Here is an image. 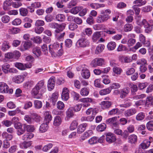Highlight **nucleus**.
<instances>
[{
  "mask_svg": "<svg viewBox=\"0 0 153 153\" xmlns=\"http://www.w3.org/2000/svg\"><path fill=\"white\" fill-rule=\"evenodd\" d=\"M45 82L43 80H41L39 81L32 89L31 93L34 95L38 94L40 93L41 94H43L46 91V88L44 85Z\"/></svg>",
  "mask_w": 153,
  "mask_h": 153,
  "instance_id": "1",
  "label": "nucleus"
},
{
  "mask_svg": "<svg viewBox=\"0 0 153 153\" xmlns=\"http://www.w3.org/2000/svg\"><path fill=\"white\" fill-rule=\"evenodd\" d=\"M111 13V11L109 9L101 11V15L97 17V22L98 23H100L106 21L110 18V16L107 13L109 14Z\"/></svg>",
  "mask_w": 153,
  "mask_h": 153,
  "instance_id": "2",
  "label": "nucleus"
},
{
  "mask_svg": "<svg viewBox=\"0 0 153 153\" xmlns=\"http://www.w3.org/2000/svg\"><path fill=\"white\" fill-rule=\"evenodd\" d=\"M1 69L3 72L7 74L9 73H16L17 72V70L13 68H10V65L8 63H5L1 66Z\"/></svg>",
  "mask_w": 153,
  "mask_h": 153,
  "instance_id": "3",
  "label": "nucleus"
},
{
  "mask_svg": "<svg viewBox=\"0 0 153 153\" xmlns=\"http://www.w3.org/2000/svg\"><path fill=\"white\" fill-rule=\"evenodd\" d=\"M137 24L140 26L143 25L146 28L145 31L146 33H148L152 30V27L151 26H149L148 23L145 19H143L142 21H137Z\"/></svg>",
  "mask_w": 153,
  "mask_h": 153,
  "instance_id": "4",
  "label": "nucleus"
},
{
  "mask_svg": "<svg viewBox=\"0 0 153 153\" xmlns=\"http://www.w3.org/2000/svg\"><path fill=\"white\" fill-rule=\"evenodd\" d=\"M105 135L106 141L109 143H114L116 140V136L113 133H108L106 134Z\"/></svg>",
  "mask_w": 153,
  "mask_h": 153,
  "instance_id": "5",
  "label": "nucleus"
},
{
  "mask_svg": "<svg viewBox=\"0 0 153 153\" xmlns=\"http://www.w3.org/2000/svg\"><path fill=\"white\" fill-rule=\"evenodd\" d=\"M65 28V27H64L63 28H61L59 30H55V37L57 40H61V39L63 38L65 33V32L62 33H60V32L64 29Z\"/></svg>",
  "mask_w": 153,
  "mask_h": 153,
  "instance_id": "6",
  "label": "nucleus"
},
{
  "mask_svg": "<svg viewBox=\"0 0 153 153\" xmlns=\"http://www.w3.org/2000/svg\"><path fill=\"white\" fill-rule=\"evenodd\" d=\"M88 43V41L87 39L84 38H82L77 41L76 45L79 47H86Z\"/></svg>",
  "mask_w": 153,
  "mask_h": 153,
  "instance_id": "7",
  "label": "nucleus"
},
{
  "mask_svg": "<svg viewBox=\"0 0 153 153\" xmlns=\"http://www.w3.org/2000/svg\"><path fill=\"white\" fill-rule=\"evenodd\" d=\"M48 25L50 28L56 29V30H59L61 28L65 27L66 25L64 23L59 24L56 22H53L49 23Z\"/></svg>",
  "mask_w": 153,
  "mask_h": 153,
  "instance_id": "8",
  "label": "nucleus"
},
{
  "mask_svg": "<svg viewBox=\"0 0 153 153\" xmlns=\"http://www.w3.org/2000/svg\"><path fill=\"white\" fill-rule=\"evenodd\" d=\"M49 51L51 54L55 52L57 50H59L60 48L59 46V44L58 42L54 43L51 46L50 45L49 46Z\"/></svg>",
  "mask_w": 153,
  "mask_h": 153,
  "instance_id": "9",
  "label": "nucleus"
},
{
  "mask_svg": "<svg viewBox=\"0 0 153 153\" xmlns=\"http://www.w3.org/2000/svg\"><path fill=\"white\" fill-rule=\"evenodd\" d=\"M103 59L100 58H96L93 60L91 62L92 66L96 67L101 66L103 63Z\"/></svg>",
  "mask_w": 153,
  "mask_h": 153,
  "instance_id": "10",
  "label": "nucleus"
},
{
  "mask_svg": "<svg viewBox=\"0 0 153 153\" xmlns=\"http://www.w3.org/2000/svg\"><path fill=\"white\" fill-rule=\"evenodd\" d=\"M69 91L67 88H63L61 97L62 100L67 101L69 98Z\"/></svg>",
  "mask_w": 153,
  "mask_h": 153,
  "instance_id": "11",
  "label": "nucleus"
},
{
  "mask_svg": "<svg viewBox=\"0 0 153 153\" xmlns=\"http://www.w3.org/2000/svg\"><path fill=\"white\" fill-rule=\"evenodd\" d=\"M130 90L129 87H128L124 88L121 89V94H120V97L122 99L125 98L130 92Z\"/></svg>",
  "mask_w": 153,
  "mask_h": 153,
  "instance_id": "12",
  "label": "nucleus"
},
{
  "mask_svg": "<svg viewBox=\"0 0 153 153\" xmlns=\"http://www.w3.org/2000/svg\"><path fill=\"white\" fill-rule=\"evenodd\" d=\"M137 112V110L135 108H131L126 110L124 113L126 117H129L135 114Z\"/></svg>",
  "mask_w": 153,
  "mask_h": 153,
  "instance_id": "13",
  "label": "nucleus"
},
{
  "mask_svg": "<svg viewBox=\"0 0 153 153\" xmlns=\"http://www.w3.org/2000/svg\"><path fill=\"white\" fill-rule=\"evenodd\" d=\"M8 86L4 82L0 83V92L2 93H7L8 91Z\"/></svg>",
  "mask_w": 153,
  "mask_h": 153,
  "instance_id": "14",
  "label": "nucleus"
},
{
  "mask_svg": "<svg viewBox=\"0 0 153 153\" xmlns=\"http://www.w3.org/2000/svg\"><path fill=\"white\" fill-rule=\"evenodd\" d=\"M55 84L54 78H51L48 82V87L50 91L53 89L54 87Z\"/></svg>",
  "mask_w": 153,
  "mask_h": 153,
  "instance_id": "15",
  "label": "nucleus"
},
{
  "mask_svg": "<svg viewBox=\"0 0 153 153\" xmlns=\"http://www.w3.org/2000/svg\"><path fill=\"white\" fill-rule=\"evenodd\" d=\"M32 52L37 57L40 56L41 54V51L40 48L38 47L35 46L33 47L32 49Z\"/></svg>",
  "mask_w": 153,
  "mask_h": 153,
  "instance_id": "16",
  "label": "nucleus"
},
{
  "mask_svg": "<svg viewBox=\"0 0 153 153\" xmlns=\"http://www.w3.org/2000/svg\"><path fill=\"white\" fill-rule=\"evenodd\" d=\"M88 126L86 123L82 124L78 126L77 130V133L78 134H81L86 129Z\"/></svg>",
  "mask_w": 153,
  "mask_h": 153,
  "instance_id": "17",
  "label": "nucleus"
},
{
  "mask_svg": "<svg viewBox=\"0 0 153 153\" xmlns=\"http://www.w3.org/2000/svg\"><path fill=\"white\" fill-rule=\"evenodd\" d=\"M112 104V102L109 101H103L101 103L102 108L104 109L110 108Z\"/></svg>",
  "mask_w": 153,
  "mask_h": 153,
  "instance_id": "18",
  "label": "nucleus"
},
{
  "mask_svg": "<svg viewBox=\"0 0 153 153\" xmlns=\"http://www.w3.org/2000/svg\"><path fill=\"white\" fill-rule=\"evenodd\" d=\"M23 43V48L21 50L22 51L29 50L32 45V43L29 41L24 42Z\"/></svg>",
  "mask_w": 153,
  "mask_h": 153,
  "instance_id": "19",
  "label": "nucleus"
},
{
  "mask_svg": "<svg viewBox=\"0 0 153 153\" xmlns=\"http://www.w3.org/2000/svg\"><path fill=\"white\" fill-rule=\"evenodd\" d=\"M58 93L56 92L53 93L51 96L50 100L53 105H55L56 102L58 98Z\"/></svg>",
  "mask_w": 153,
  "mask_h": 153,
  "instance_id": "20",
  "label": "nucleus"
},
{
  "mask_svg": "<svg viewBox=\"0 0 153 153\" xmlns=\"http://www.w3.org/2000/svg\"><path fill=\"white\" fill-rule=\"evenodd\" d=\"M104 136L101 137L100 139L98 140V138L96 137H94L90 138L88 141L89 143L91 145H93L97 143V141L99 142H101V141H100V139L102 140L103 139Z\"/></svg>",
  "mask_w": 153,
  "mask_h": 153,
  "instance_id": "21",
  "label": "nucleus"
},
{
  "mask_svg": "<svg viewBox=\"0 0 153 153\" xmlns=\"http://www.w3.org/2000/svg\"><path fill=\"white\" fill-rule=\"evenodd\" d=\"M10 47V46L9 42L4 41L2 44L1 49L2 51L5 52L8 50Z\"/></svg>",
  "mask_w": 153,
  "mask_h": 153,
  "instance_id": "22",
  "label": "nucleus"
},
{
  "mask_svg": "<svg viewBox=\"0 0 153 153\" xmlns=\"http://www.w3.org/2000/svg\"><path fill=\"white\" fill-rule=\"evenodd\" d=\"M62 43L60 44V48L59 49L58 51H57L51 54L52 56L55 57H59L61 56L63 53V50L62 48Z\"/></svg>",
  "mask_w": 153,
  "mask_h": 153,
  "instance_id": "23",
  "label": "nucleus"
},
{
  "mask_svg": "<svg viewBox=\"0 0 153 153\" xmlns=\"http://www.w3.org/2000/svg\"><path fill=\"white\" fill-rule=\"evenodd\" d=\"M45 116L44 122L45 123H48L52 120V116L50 113L48 111H46L44 113Z\"/></svg>",
  "mask_w": 153,
  "mask_h": 153,
  "instance_id": "24",
  "label": "nucleus"
},
{
  "mask_svg": "<svg viewBox=\"0 0 153 153\" xmlns=\"http://www.w3.org/2000/svg\"><path fill=\"white\" fill-rule=\"evenodd\" d=\"M140 41L143 44H144L146 46L148 47L150 45V43L149 41L146 42L145 41V37L142 34H140L139 35Z\"/></svg>",
  "mask_w": 153,
  "mask_h": 153,
  "instance_id": "25",
  "label": "nucleus"
},
{
  "mask_svg": "<svg viewBox=\"0 0 153 153\" xmlns=\"http://www.w3.org/2000/svg\"><path fill=\"white\" fill-rule=\"evenodd\" d=\"M101 32L97 31L94 33L92 36V40L94 42H96L101 36Z\"/></svg>",
  "mask_w": 153,
  "mask_h": 153,
  "instance_id": "26",
  "label": "nucleus"
},
{
  "mask_svg": "<svg viewBox=\"0 0 153 153\" xmlns=\"http://www.w3.org/2000/svg\"><path fill=\"white\" fill-rule=\"evenodd\" d=\"M147 3L146 0H136L134 1L133 4H135V6L137 7H141L145 5Z\"/></svg>",
  "mask_w": 153,
  "mask_h": 153,
  "instance_id": "27",
  "label": "nucleus"
},
{
  "mask_svg": "<svg viewBox=\"0 0 153 153\" xmlns=\"http://www.w3.org/2000/svg\"><path fill=\"white\" fill-rule=\"evenodd\" d=\"M105 46L102 44H99L96 47L95 51V53L96 54H98L102 51L104 49Z\"/></svg>",
  "mask_w": 153,
  "mask_h": 153,
  "instance_id": "28",
  "label": "nucleus"
},
{
  "mask_svg": "<svg viewBox=\"0 0 153 153\" xmlns=\"http://www.w3.org/2000/svg\"><path fill=\"white\" fill-rule=\"evenodd\" d=\"M81 74L83 78L85 79H88L90 76V73L88 70L87 69H85L82 70Z\"/></svg>",
  "mask_w": 153,
  "mask_h": 153,
  "instance_id": "29",
  "label": "nucleus"
},
{
  "mask_svg": "<svg viewBox=\"0 0 153 153\" xmlns=\"http://www.w3.org/2000/svg\"><path fill=\"white\" fill-rule=\"evenodd\" d=\"M62 123V119L61 117L58 116H56L54 118L53 124L55 126H58Z\"/></svg>",
  "mask_w": 153,
  "mask_h": 153,
  "instance_id": "30",
  "label": "nucleus"
},
{
  "mask_svg": "<svg viewBox=\"0 0 153 153\" xmlns=\"http://www.w3.org/2000/svg\"><path fill=\"white\" fill-rule=\"evenodd\" d=\"M24 128L27 131L29 132H33L35 129L34 126L32 125H27L24 124Z\"/></svg>",
  "mask_w": 153,
  "mask_h": 153,
  "instance_id": "31",
  "label": "nucleus"
},
{
  "mask_svg": "<svg viewBox=\"0 0 153 153\" xmlns=\"http://www.w3.org/2000/svg\"><path fill=\"white\" fill-rule=\"evenodd\" d=\"M13 80L16 83H20L23 81L24 78L21 75L16 76L13 78Z\"/></svg>",
  "mask_w": 153,
  "mask_h": 153,
  "instance_id": "32",
  "label": "nucleus"
},
{
  "mask_svg": "<svg viewBox=\"0 0 153 153\" xmlns=\"http://www.w3.org/2000/svg\"><path fill=\"white\" fill-rule=\"evenodd\" d=\"M67 117L70 118L73 117L74 115L73 107H72L69 108L66 112Z\"/></svg>",
  "mask_w": 153,
  "mask_h": 153,
  "instance_id": "33",
  "label": "nucleus"
},
{
  "mask_svg": "<svg viewBox=\"0 0 153 153\" xmlns=\"http://www.w3.org/2000/svg\"><path fill=\"white\" fill-rule=\"evenodd\" d=\"M48 123H43L40 126L39 130L41 133H43L45 132L48 128Z\"/></svg>",
  "mask_w": 153,
  "mask_h": 153,
  "instance_id": "34",
  "label": "nucleus"
},
{
  "mask_svg": "<svg viewBox=\"0 0 153 153\" xmlns=\"http://www.w3.org/2000/svg\"><path fill=\"white\" fill-rule=\"evenodd\" d=\"M34 137V134L32 133L29 132L25 134L22 137V139L24 140H27L30 139Z\"/></svg>",
  "mask_w": 153,
  "mask_h": 153,
  "instance_id": "35",
  "label": "nucleus"
},
{
  "mask_svg": "<svg viewBox=\"0 0 153 153\" xmlns=\"http://www.w3.org/2000/svg\"><path fill=\"white\" fill-rule=\"evenodd\" d=\"M89 92V89L88 88L84 87L81 89L80 94L82 96H87Z\"/></svg>",
  "mask_w": 153,
  "mask_h": 153,
  "instance_id": "36",
  "label": "nucleus"
},
{
  "mask_svg": "<svg viewBox=\"0 0 153 153\" xmlns=\"http://www.w3.org/2000/svg\"><path fill=\"white\" fill-rule=\"evenodd\" d=\"M116 44L115 42H111L108 43L107 45V48L108 50L112 51L116 48Z\"/></svg>",
  "mask_w": 153,
  "mask_h": 153,
  "instance_id": "37",
  "label": "nucleus"
},
{
  "mask_svg": "<svg viewBox=\"0 0 153 153\" xmlns=\"http://www.w3.org/2000/svg\"><path fill=\"white\" fill-rule=\"evenodd\" d=\"M128 139L129 143H134L137 141V136L134 134L131 135L129 136Z\"/></svg>",
  "mask_w": 153,
  "mask_h": 153,
  "instance_id": "38",
  "label": "nucleus"
},
{
  "mask_svg": "<svg viewBox=\"0 0 153 153\" xmlns=\"http://www.w3.org/2000/svg\"><path fill=\"white\" fill-rule=\"evenodd\" d=\"M140 145L142 149H145L147 148L150 146V144L148 140H145L140 144Z\"/></svg>",
  "mask_w": 153,
  "mask_h": 153,
  "instance_id": "39",
  "label": "nucleus"
},
{
  "mask_svg": "<svg viewBox=\"0 0 153 153\" xmlns=\"http://www.w3.org/2000/svg\"><path fill=\"white\" fill-rule=\"evenodd\" d=\"M111 91V88H108L101 90L99 92L100 94L101 95H106L109 94Z\"/></svg>",
  "mask_w": 153,
  "mask_h": 153,
  "instance_id": "40",
  "label": "nucleus"
},
{
  "mask_svg": "<svg viewBox=\"0 0 153 153\" xmlns=\"http://www.w3.org/2000/svg\"><path fill=\"white\" fill-rule=\"evenodd\" d=\"M117 120V117L110 118L106 120V123L108 125L112 124L115 121H116Z\"/></svg>",
  "mask_w": 153,
  "mask_h": 153,
  "instance_id": "41",
  "label": "nucleus"
},
{
  "mask_svg": "<svg viewBox=\"0 0 153 153\" xmlns=\"http://www.w3.org/2000/svg\"><path fill=\"white\" fill-rule=\"evenodd\" d=\"M20 14L22 16H26L28 13V11L26 8H21L19 10Z\"/></svg>",
  "mask_w": 153,
  "mask_h": 153,
  "instance_id": "42",
  "label": "nucleus"
},
{
  "mask_svg": "<svg viewBox=\"0 0 153 153\" xmlns=\"http://www.w3.org/2000/svg\"><path fill=\"white\" fill-rule=\"evenodd\" d=\"M128 86L131 88V91L132 93L136 92L138 90V87L136 85L130 83L128 84Z\"/></svg>",
  "mask_w": 153,
  "mask_h": 153,
  "instance_id": "43",
  "label": "nucleus"
},
{
  "mask_svg": "<svg viewBox=\"0 0 153 153\" xmlns=\"http://www.w3.org/2000/svg\"><path fill=\"white\" fill-rule=\"evenodd\" d=\"M2 136L9 140H11L13 137V136L12 134H9L7 132H3L2 134Z\"/></svg>",
  "mask_w": 153,
  "mask_h": 153,
  "instance_id": "44",
  "label": "nucleus"
},
{
  "mask_svg": "<svg viewBox=\"0 0 153 153\" xmlns=\"http://www.w3.org/2000/svg\"><path fill=\"white\" fill-rule=\"evenodd\" d=\"M34 104L35 107L36 108H40L42 106V102L38 100H35L34 102Z\"/></svg>",
  "mask_w": 153,
  "mask_h": 153,
  "instance_id": "45",
  "label": "nucleus"
},
{
  "mask_svg": "<svg viewBox=\"0 0 153 153\" xmlns=\"http://www.w3.org/2000/svg\"><path fill=\"white\" fill-rule=\"evenodd\" d=\"M65 16L62 14H58L56 16V19L60 22H63L65 20Z\"/></svg>",
  "mask_w": 153,
  "mask_h": 153,
  "instance_id": "46",
  "label": "nucleus"
},
{
  "mask_svg": "<svg viewBox=\"0 0 153 153\" xmlns=\"http://www.w3.org/2000/svg\"><path fill=\"white\" fill-rule=\"evenodd\" d=\"M144 114L142 112L138 113L136 116V119L137 120L140 121L143 119L145 117Z\"/></svg>",
  "mask_w": 153,
  "mask_h": 153,
  "instance_id": "47",
  "label": "nucleus"
},
{
  "mask_svg": "<svg viewBox=\"0 0 153 153\" xmlns=\"http://www.w3.org/2000/svg\"><path fill=\"white\" fill-rule=\"evenodd\" d=\"M133 28V26L131 24H126L124 27V30L125 32L129 31Z\"/></svg>",
  "mask_w": 153,
  "mask_h": 153,
  "instance_id": "48",
  "label": "nucleus"
},
{
  "mask_svg": "<svg viewBox=\"0 0 153 153\" xmlns=\"http://www.w3.org/2000/svg\"><path fill=\"white\" fill-rule=\"evenodd\" d=\"M81 8L78 7H76L72 8L70 11L71 13L74 14L77 13L81 10Z\"/></svg>",
  "mask_w": 153,
  "mask_h": 153,
  "instance_id": "49",
  "label": "nucleus"
},
{
  "mask_svg": "<svg viewBox=\"0 0 153 153\" xmlns=\"http://www.w3.org/2000/svg\"><path fill=\"white\" fill-rule=\"evenodd\" d=\"M106 128V125L105 123H102L97 127V129L99 131H102L105 129Z\"/></svg>",
  "mask_w": 153,
  "mask_h": 153,
  "instance_id": "50",
  "label": "nucleus"
},
{
  "mask_svg": "<svg viewBox=\"0 0 153 153\" xmlns=\"http://www.w3.org/2000/svg\"><path fill=\"white\" fill-rule=\"evenodd\" d=\"M20 31V29L18 28L13 27L9 29V32L11 34H15L19 33Z\"/></svg>",
  "mask_w": 153,
  "mask_h": 153,
  "instance_id": "51",
  "label": "nucleus"
},
{
  "mask_svg": "<svg viewBox=\"0 0 153 153\" xmlns=\"http://www.w3.org/2000/svg\"><path fill=\"white\" fill-rule=\"evenodd\" d=\"M146 126L147 128L149 131L153 130V121H149L146 124Z\"/></svg>",
  "mask_w": 153,
  "mask_h": 153,
  "instance_id": "52",
  "label": "nucleus"
},
{
  "mask_svg": "<svg viewBox=\"0 0 153 153\" xmlns=\"http://www.w3.org/2000/svg\"><path fill=\"white\" fill-rule=\"evenodd\" d=\"M15 66L19 69L21 70H25V68L24 65L21 63L16 62L15 63Z\"/></svg>",
  "mask_w": 153,
  "mask_h": 153,
  "instance_id": "53",
  "label": "nucleus"
},
{
  "mask_svg": "<svg viewBox=\"0 0 153 153\" xmlns=\"http://www.w3.org/2000/svg\"><path fill=\"white\" fill-rule=\"evenodd\" d=\"M35 28V32L37 34H40L44 30V28L43 27H41L36 26Z\"/></svg>",
  "mask_w": 153,
  "mask_h": 153,
  "instance_id": "54",
  "label": "nucleus"
},
{
  "mask_svg": "<svg viewBox=\"0 0 153 153\" xmlns=\"http://www.w3.org/2000/svg\"><path fill=\"white\" fill-rule=\"evenodd\" d=\"M72 45V41L70 39H67L65 41V45L68 48H70L71 46Z\"/></svg>",
  "mask_w": 153,
  "mask_h": 153,
  "instance_id": "55",
  "label": "nucleus"
},
{
  "mask_svg": "<svg viewBox=\"0 0 153 153\" xmlns=\"http://www.w3.org/2000/svg\"><path fill=\"white\" fill-rule=\"evenodd\" d=\"M53 146V144L52 143L48 144L43 147L42 150L44 152H47L50 150Z\"/></svg>",
  "mask_w": 153,
  "mask_h": 153,
  "instance_id": "56",
  "label": "nucleus"
},
{
  "mask_svg": "<svg viewBox=\"0 0 153 153\" xmlns=\"http://www.w3.org/2000/svg\"><path fill=\"white\" fill-rule=\"evenodd\" d=\"M45 19L47 22H50L53 21L54 18L52 15L48 14L45 16Z\"/></svg>",
  "mask_w": 153,
  "mask_h": 153,
  "instance_id": "57",
  "label": "nucleus"
},
{
  "mask_svg": "<svg viewBox=\"0 0 153 153\" xmlns=\"http://www.w3.org/2000/svg\"><path fill=\"white\" fill-rule=\"evenodd\" d=\"M78 123L76 121H73L71 124L70 129L71 130H74L75 129L78 125Z\"/></svg>",
  "mask_w": 153,
  "mask_h": 153,
  "instance_id": "58",
  "label": "nucleus"
},
{
  "mask_svg": "<svg viewBox=\"0 0 153 153\" xmlns=\"http://www.w3.org/2000/svg\"><path fill=\"white\" fill-rule=\"evenodd\" d=\"M24 119L29 123H31L33 121V119L29 115H26L24 117Z\"/></svg>",
  "mask_w": 153,
  "mask_h": 153,
  "instance_id": "59",
  "label": "nucleus"
},
{
  "mask_svg": "<svg viewBox=\"0 0 153 153\" xmlns=\"http://www.w3.org/2000/svg\"><path fill=\"white\" fill-rule=\"evenodd\" d=\"M113 71L115 73L118 74H120L121 73L122 70V69L119 67H115L113 68Z\"/></svg>",
  "mask_w": 153,
  "mask_h": 153,
  "instance_id": "60",
  "label": "nucleus"
},
{
  "mask_svg": "<svg viewBox=\"0 0 153 153\" xmlns=\"http://www.w3.org/2000/svg\"><path fill=\"white\" fill-rule=\"evenodd\" d=\"M86 22L89 25H91L94 24V21L93 17L89 15L87 19Z\"/></svg>",
  "mask_w": 153,
  "mask_h": 153,
  "instance_id": "61",
  "label": "nucleus"
},
{
  "mask_svg": "<svg viewBox=\"0 0 153 153\" xmlns=\"http://www.w3.org/2000/svg\"><path fill=\"white\" fill-rule=\"evenodd\" d=\"M45 25L44 21L42 20H38L36 22L35 25L36 26L40 27L43 26Z\"/></svg>",
  "mask_w": 153,
  "mask_h": 153,
  "instance_id": "62",
  "label": "nucleus"
},
{
  "mask_svg": "<svg viewBox=\"0 0 153 153\" xmlns=\"http://www.w3.org/2000/svg\"><path fill=\"white\" fill-rule=\"evenodd\" d=\"M77 28V25L75 23H71L69 25V28L71 30H74Z\"/></svg>",
  "mask_w": 153,
  "mask_h": 153,
  "instance_id": "63",
  "label": "nucleus"
},
{
  "mask_svg": "<svg viewBox=\"0 0 153 153\" xmlns=\"http://www.w3.org/2000/svg\"><path fill=\"white\" fill-rule=\"evenodd\" d=\"M84 34H85L88 36H90L92 33L91 29L90 28H85L84 32Z\"/></svg>",
  "mask_w": 153,
  "mask_h": 153,
  "instance_id": "64",
  "label": "nucleus"
}]
</instances>
